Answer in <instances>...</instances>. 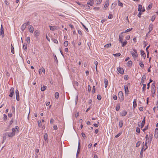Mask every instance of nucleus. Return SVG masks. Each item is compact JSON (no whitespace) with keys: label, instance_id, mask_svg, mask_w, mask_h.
<instances>
[{"label":"nucleus","instance_id":"nucleus-19","mask_svg":"<svg viewBox=\"0 0 158 158\" xmlns=\"http://www.w3.org/2000/svg\"><path fill=\"white\" fill-rule=\"evenodd\" d=\"M152 134H150L149 135V140L147 142V143H148V142H150V143H151V141H152Z\"/></svg>","mask_w":158,"mask_h":158},{"label":"nucleus","instance_id":"nucleus-55","mask_svg":"<svg viewBox=\"0 0 158 158\" xmlns=\"http://www.w3.org/2000/svg\"><path fill=\"white\" fill-rule=\"evenodd\" d=\"M97 4H100L102 2V0H97Z\"/></svg>","mask_w":158,"mask_h":158},{"label":"nucleus","instance_id":"nucleus-34","mask_svg":"<svg viewBox=\"0 0 158 158\" xmlns=\"http://www.w3.org/2000/svg\"><path fill=\"white\" fill-rule=\"evenodd\" d=\"M35 35L38 36L39 34V33L38 31H35L34 32Z\"/></svg>","mask_w":158,"mask_h":158},{"label":"nucleus","instance_id":"nucleus-7","mask_svg":"<svg viewBox=\"0 0 158 158\" xmlns=\"http://www.w3.org/2000/svg\"><path fill=\"white\" fill-rule=\"evenodd\" d=\"M138 10L140 11L144 12L145 11V10L144 7L143 8L142 5H139Z\"/></svg>","mask_w":158,"mask_h":158},{"label":"nucleus","instance_id":"nucleus-16","mask_svg":"<svg viewBox=\"0 0 158 158\" xmlns=\"http://www.w3.org/2000/svg\"><path fill=\"white\" fill-rule=\"evenodd\" d=\"M153 28V25L152 24H150L149 26V31L148 32V33H150V32L152 30Z\"/></svg>","mask_w":158,"mask_h":158},{"label":"nucleus","instance_id":"nucleus-57","mask_svg":"<svg viewBox=\"0 0 158 158\" xmlns=\"http://www.w3.org/2000/svg\"><path fill=\"white\" fill-rule=\"evenodd\" d=\"M113 16L111 14H110L108 16V19H111L113 18Z\"/></svg>","mask_w":158,"mask_h":158},{"label":"nucleus","instance_id":"nucleus-42","mask_svg":"<svg viewBox=\"0 0 158 158\" xmlns=\"http://www.w3.org/2000/svg\"><path fill=\"white\" fill-rule=\"evenodd\" d=\"M113 55L114 56H120L121 54L119 53H117L116 54H114Z\"/></svg>","mask_w":158,"mask_h":158},{"label":"nucleus","instance_id":"nucleus-25","mask_svg":"<svg viewBox=\"0 0 158 158\" xmlns=\"http://www.w3.org/2000/svg\"><path fill=\"white\" fill-rule=\"evenodd\" d=\"M132 28H131V29H130V28L128 29H127L125 30L124 32H122L121 33V34H123L124 33L129 32L130 31H131L132 30Z\"/></svg>","mask_w":158,"mask_h":158},{"label":"nucleus","instance_id":"nucleus-56","mask_svg":"<svg viewBox=\"0 0 158 158\" xmlns=\"http://www.w3.org/2000/svg\"><path fill=\"white\" fill-rule=\"evenodd\" d=\"M93 89L92 90V92H93V93H94L95 92V87L94 86H93Z\"/></svg>","mask_w":158,"mask_h":158},{"label":"nucleus","instance_id":"nucleus-49","mask_svg":"<svg viewBox=\"0 0 158 158\" xmlns=\"http://www.w3.org/2000/svg\"><path fill=\"white\" fill-rule=\"evenodd\" d=\"M94 64H95V65H96V70H97V66L98 64V62L97 61H94Z\"/></svg>","mask_w":158,"mask_h":158},{"label":"nucleus","instance_id":"nucleus-60","mask_svg":"<svg viewBox=\"0 0 158 158\" xmlns=\"http://www.w3.org/2000/svg\"><path fill=\"white\" fill-rule=\"evenodd\" d=\"M155 19V16H152V18H151V20L152 22H153L154 20Z\"/></svg>","mask_w":158,"mask_h":158},{"label":"nucleus","instance_id":"nucleus-46","mask_svg":"<svg viewBox=\"0 0 158 158\" xmlns=\"http://www.w3.org/2000/svg\"><path fill=\"white\" fill-rule=\"evenodd\" d=\"M143 86L142 88V89H143V91H144L145 89L146 85L145 84H143Z\"/></svg>","mask_w":158,"mask_h":158},{"label":"nucleus","instance_id":"nucleus-58","mask_svg":"<svg viewBox=\"0 0 158 158\" xmlns=\"http://www.w3.org/2000/svg\"><path fill=\"white\" fill-rule=\"evenodd\" d=\"M53 41L55 43L57 44L58 43V41L56 40L55 39H53Z\"/></svg>","mask_w":158,"mask_h":158},{"label":"nucleus","instance_id":"nucleus-59","mask_svg":"<svg viewBox=\"0 0 158 158\" xmlns=\"http://www.w3.org/2000/svg\"><path fill=\"white\" fill-rule=\"evenodd\" d=\"M113 98L114 100H116L117 99V97L116 95H114L113 96Z\"/></svg>","mask_w":158,"mask_h":158},{"label":"nucleus","instance_id":"nucleus-4","mask_svg":"<svg viewBox=\"0 0 158 158\" xmlns=\"http://www.w3.org/2000/svg\"><path fill=\"white\" fill-rule=\"evenodd\" d=\"M15 89L14 88L12 87L10 89V94L9 96L10 97H12L14 94Z\"/></svg>","mask_w":158,"mask_h":158},{"label":"nucleus","instance_id":"nucleus-52","mask_svg":"<svg viewBox=\"0 0 158 158\" xmlns=\"http://www.w3.org/2000/svg\"><path fill=\"white\" fill-rule=\"evenodd\" d=\"M152 4L149 5L147 8V9L149 10L150 9H151L152 8Z\"/></svg>","mask_w":158,"mask_h":158},{"label":"nucleus","instance_id":"nucleus-33","mask_svg":"<svg viewBox=\"0 0 158 158\" xmlns=\"http://www.w3.org/2000/svg\"><path fill=\"white\" fill-rule=\"evenodd\" d=\"M139 64L140 66L142 69H143L144 68V64L142 62H139Z\"/></svg>","mask_w":158,"mask_h":158},{"label":"nucleus","instance_id":"nucleus-64","mask_svg":"<svg viewBox=\"0 0 158 158\" xmlns=\"http://www.w3.org/2000/svg\"><path fill=\"white\" fill-rule=\"evenodd\" d=\"M125 38L127 40H129L130 38V36L129 35H127L126 37Z\"/></svg>","mask_w":158,"mask_h":158},{"label":"nucleus","instance_id":"nucleus-36","mask_svg":"<svg viewBox=\"0 0 158 158\" xmlns=\"http://www.w3.org/2000/svg\"><path fill=\"white\" fill-rule=\"evenodd\" d=\"M111 45V44H107L106 45H105V46H104V47H105V48H109L110 47Z\"/></svg>","mask_w":158,"mask_h":158},{"label":"nucleus","instance_id":"nucleus-54","mask_svg":"<svg viewBox=\"0 0 158 158\" xmlns=\"http://www.w3.org/2000/svg\"><path fill=\"white\" fill-rule=\"evenodd\" d=\"M87 4L88 5H90L92 6L93 5L94 2H87Z\"/></svg>","mask_w":158,"mask_h":158},{"label":"nucleus","instance_id":"nucleus-31","mask_svg":"<svg viewBox=\"0 0 158 158\" xmlns=\"http://www.w3.org/2000/svg\"><path fill=\"white\" fill-rule=\"evenodd\" d=\"M123 39V38L122 36H121V35H119V41L120 43H122V39Z\"/></svg>","mask_w":158,"mask_h":158},{"label":"nucleus","instance_id":"nucleus-24","mask_svg":"<svg viewBox=\"0 0 158 158\" xmlns=\"http://www.w3.org/2000/svg\"><path fill=\"white\" fill-rule=\"evenodd\" d=\"M11 51L12 53L13 54H14V47L13 46L12 44L11 45Z\"/></svg>","mask_w":158,"mask_h":158},{"label":"nucleus","instance_id":"nucleus-41","mask_svg":"<svg viewBox=\"0 0 158 158\" xmlns=\"http://www.w3.org/2000/svg\"><path fill=\"white\" fill-rule=\"evenodd\" d=\"M26 26H25L24 24H23L22 26L21 29L22 30H24L25 29V28H26Z\"/></svg>","mask_w":158,"mask_h":158},{"label":"nucleus","instance_id":"nucleus-45","mask_svg":"<svg viewBox=\"0 0 158 158\" xmlns=\"http://www.w3.org/2000/svg\"><path fill=\"white\" fill-rule=\"evenodd\" d=\"M140 143H141V142L140 141H139L136 143V147H138L139 146L140 144Z\"/></svg>","mask_w":158,"mask_h":158},{"label":"nucleus","instance_id":"nucleus-37","mask_svg":"<svg viewBox=\"0 0 158 158\" xmlns=\"http://www.w3.org/2000/svg\"><path fill=\"white\" fill-rule=\"evenodd\" d=\"M64 44V46L67 47L68 45V42L67 41H65Z\"/></svg>","mask_w":158,"mask_h":158},{"label":"nucleus","instance_id":"nucleus-20","mask_svg":"<svg viewBox=\"0 0 158 158\" xmlns=\"http://www.w3.org/2000/svg\"><path fill=\"white\" fill-rule=\"evenodd\" d=\"M121 115L122 116H124L126 115L127 114V112L125 110L123 111L121 113Z\"/></svg>","mask_w":158,"mask_h":158},{"label":"nucleus","instance_id":"nucleus-28","mask_svg":"<svg viewBox=\"0 0 158 158\" xmlns=\"http://www.w3.org/2000/svg\"><path fill=\"white\" fill-rule=\"evenodd\" d=\"M6 134V133H5V134H3V142L2 143H3L4 141L6 140V135H7V134Z\"/></svg>","mask_w":158,"mask_h":158},{"label":"nucleus","instance_id":"nucleus-1","mask_svg":"<svg viewBox=\"0 0 158 158\" xmlns=\"http://www.w3.org/2000/svg\"><path fill=\"white\" fill-rule=\"evenodd\" d=\"M144 143L143 142V147L140 151L139 156L140 158H142L143 156V152L144 151L148 148V146H147V142H146V141H145V144H144Z\"/></svg>","mask_w":158,"mask_h":158},{"label":"nucleus","instance_id":"nucleus-48","mask_svg":"<svg viewBox=\"0 0 158 158\" xmlns=\"http://www.w3.org/2000/svg\"><path fill=\"white\" fill-rule=\"evenodd\" d=\"M146 76L145 75H143V76L142 78V79H141L142 82L143 81V80H145L146 79Z\"/></svg>","mask_w":158,"mask_h":158},{"label":"nucleus","instance_id":"nucleus-29","mask_svg":"<svg viewBox=\"0 0 158 158\" xmlns=\"http://www.w3.org/2000/svg\"><path fill=\"white\" fill-rule=\"evenodd\" d=\"M117 4L116 3H113L112 4V5L111 6V9H113L116 5Z\"/></svg>","mask_w":158,"mask_h":158},{"label":"nucleus","instance_id":"nucleus-3","mask_svg":"<svg viewBox=\"0 0 158 158\" xmlns=\"http://www.w3.org/2000/svg\"><path fill=\"white\" fill-rule=\"evenodd\" d=\"M118 96L121 101H122L124 100L123 95L122 91H120L118 93Z\"/></svg>","mask_w":158,"mask_h":158},{"label":"nucleus","instance_id":"nucleus-12","mask_svg":"<svg viewBox=\"0 0 158 158\" xmlns=\"http://www.w3.org/2000/svg\"><path fill=\"white\" fill-rule=\"evenodd\" d=\"M154 137L156 138H158V129H156L155 132Z\"/></svg>","mask_w":158,"mask_h":158},{"label":"nucleus","instance_id":"nucleus-17","mask_svg":"<svg viewBox=\"0 0 158 158\" xmlns=\"http://www.w3.org/2000/svg\"><path fill=\"white\" fill-rule=\"evenodd\" d=\"M137 106L136 100V99H134L133 102V108H135Z\"/></svg>","mask_w":158,"mask_h":158},{"label":"nucleus","instance_id":"nucleus-44","mask_svg":"<svg viewBox=\"0 0 158 158\" xmlns=\"http://www.w3.org/2000/svg\"><path fill=\"white\" fill-rule=\"evenodd\" d=\"M118 5L119 6H123V4L121 2L119 1H118Z\"/></svg>","mask_w":158,"mask_h":158},{"label":"nucleus","instance_id":"nucleus-27","mask_svg":"<svg viewBox=\"0 0 158 158\" xmlns=\"http://www.w3.org/2000/svg\"><path fill=\"white\" fill-rule=\"evenodd\" d=\"M55 98L56 99H58L59 97V93L57 92H56L55 94Z\"/></svg>","mask_w":158,"mask_h":158},{"label":"nucleus","instance_id":"nucleus-22","mask_svg":"<svg viewBox=\"0 0 158 158\" xmlns=\"http://www.w3.org/2000/svg\"><path fill=\"white\" fill-rule=\"evenodd\" d=\"M120 43L122 44V46L123 47H124L126 45V44L127 43V42L126 40H125V41H124V42H123L122 41V43Z\"/></svg>","mask_w":158,"mask_h":158},{"label":"nucleus","instance_id":"nucleus-13","mask_svg":"<svg viewBox=\"0 0 158 158\" xmlns=\"http://www.w3.org/2000/svg\"><path fill=\"white\" fill-rule=\"evenodd\" d=\"M125 92L126 94H128L129 92L128 87L127 85H124Z\"/></svg>","mask_w":158,"mask_h":158},{"label":"nucleus","instance_id":"nucleus-10","mask_svg":"<svg viewBox=\"0 0 158 158\" xmlns=\"http://www.w3.org/2000/svg\"><path fill=\"white\" fill-rule=\"evenodd\" d=\"M15 94L16 95V100L19 101V92L18 90L16 89L15 90Z\"/></svg>","mask_w":158,"mask_h":158},{"label":"nucleus","instance_id":"nucleus-43","mask_svg":"<svg viewBox=\"0 0 158 158\" xmlns=\"http://www.w3.org/2000/svg\"><path fill=\"white\" fill-rule=\"evenodd\" d=\"M97 99L99 100H101L102 98V97L101 95L98 94L97 96Z\"/></svg>","mask_w":158,"mask_h":158},{"label":"nucleus","instance_id":"nucleus-23","mask_svg":"<svg viewBox=\"0 0 158 158\" xmlns=\"http://www.w3.org/2000/svg\"><path fill=\"white\" fill-rule=\"evenodd\" d=\"M141 52V55L142 56H143V57H145L146 56L145 54L143 51V50H141L140 51Z\"/></svg>","mask_w":158,"mask_h":158},{"label":"nucleus","instance_id":"nucleus-39","mask_svg":"<svg viewBox=\"0 0 158 158\" xmlns=\"http://www.w3.org/2000/svg\"><path fill=\"white\" fill-rule=\"evenodd\" d=\"M15 129V130L16 132L17 131V132H19V129L18 126H16Z\"/></svg>","mask_w":158,"mask_h":158},{"label":"nucleus","instance_id":"nucleus-2","mask_svg":"<svg viewBox=\"0 0 158 158\" xmlns=\"http://www.w3.org/2000/svg\"><path fill=\"white\" fill-rule=\"evenodd\" d=\"M12 132H6V134H7L8 136L9 137H12L14 136L15 133L16 131L14 128L12 129Z\"/></svg>","mask_w":158,"mask_h":158},{"label":"nucleus","instance_id":"nucleus-47","mask_svg":"<svg viewBox=\"0 0 158 158\" xmlns=\"http://www.w3.org/2000/svg\"><path fill=\"white\" fill-rule=\"evenodd\" d=\"M136 131L138 133H139L140 132V129L139 127H137Z\"/></svg>","mask_w":158,"mask_h":158},{"label":"nucleus","instance_id":"nucleus-50","mask_svg":"<svg viewBox=\"0 0 158 158\" xmlns=\"http://www.w3.org/2000/svg\"><path fill=\"white\" fill-rule=\"evenodd\" d=\"M128 79V76L127 75H125L124 76V79L126 80H127Z\"/></svg>","mask_w":158,"mask_h":158},{"label":"nucleus","instance_id":"nucleus-30","mask_svg":"<svg viewBox=\"0 0 158 158\" xmlns=\"http://www.w3.org/2000/svg\"><path fill=\"white\" fill-rule=\"evenodd\" d=\"M123 126V122L122 120H120L119 122V127L120 128H121Z\"/></svg>","mask_w":158,"mask_h":158},{"label":"nucleus","instance_id":"nucleus-40","mask_svg":"<svg viewBox=\"0 0 158 158\" xmlns=\"http://www.w3.org/2000/svg\"><path fill=\"white\" fill-rule=\"evenodd\" d=\"M120 108V105H117V106H116V110L117 111H118L119 110Z\"/></svg>","mask_w":158,"mask_h":158},{"label":"nucleus","instance_id":"nucleus-6","mask_svg":"<svg viewBox=\"0 0 158 158\" xmlns=\"http://www.w3.org/2000/svg\"><path fill=\"white\" fill-rule=\"evenodd\" d=\"M28 29L29 30V31L31 33H33L34 30V28L33 27L32 25H29L28 27Z\"/></svg>","mask_w":158,"mask_h":158},{"label":"nucleus","instance_id":"nucleus-8","mask_svg":"<svg viewBox=\"0 0 158 158\" xmlns=\"http://www.w3.org/2000/svg\"><path fill=\"white\" fill-rule=\"evenodd\" d=\"M109 0H107L106 1L105 3V4L104 8L105 9H106V8L108 7L109 5Z\"/></svg>","mask_w":158,"mask_h":158},{"label":"nucleus","instance_id":"nucleus-38","mask_svg":"<svg viewBox=\"0 0 158 158\" xmlns=\"http://www.w3.org/2000/svg\"><path fill=\"white\" fill-rule=\"evenodd\" d=\"M23 48L24 50H26L27 49V44L24 43L23 44Z\"/></svg>","mask_w":158,"mask_h":158},{"label":"nucleus","instance_id":"nucleus-9","mask_svg":"<svg viewBox=\"0 0 158 158\" xmlns=\"http://www.w3.org/2000/svg\"><path fill=\"white\" fill-rule=\"evenodd\" d=\"M80 140H79V142H78V150L77 151V155H76V156L77 157L78 156V154L79 153V152H80Z\"/></svg>","mask_w":158,"mask_h":158},{"label":"nucleus","instance_id":"nucleus-5","mask_svg":"<svg viewBox=\"0 0 158 158\" xmlns=\"http://www.w3.org/2000/svg\"><path fill=\"white\" fill-rule=\"evenodd\" d=\"M117 70L119 73L121 74H123L124 73V71L123 69L120 67H119L117 68Z\"/></svg>","mask_w":158,"mask_h":158},{"label":"nucleus","instance_id":"nucleus-35","mask_svg":"<svg viewBox=\"0 0 158 158\" xmlns=\"http://www.w3.org/2000/svg\"><path fill=\"white\" fill-rule=\"evenodd\" d=\"M44 139L45 140H46L48 139V135L46 133H45L44 136Z\"/></svg>","mask_w":158,"mask_h":158},{"label":"nucleus","instance_id":"nucleus-26","mask_svg":"<svg viewBox=\"0 0 158 158\" xmlns=\"http://www.w3.org/2000/svg\"><path fill=\"white\" fill-rule=\"evenodd\" d=\"M47 86H42L41 88V90L42 91H44L46 89Z\"/></svg>","mask_w":158,"mask_h":158},{"label":"nucleus","instance_id":"nucleus-62","mask_svg":"<svg viewBox=\"0 0 158 158\" xmlns=\"http://www.w3.org/2000/svg\"><path fill=\"white\" fill-rule=\"evenodd\" d=\"M53 128L55 130H57V126L56 125H54L53 127Z\"/></svg>","mask_w":158,"mask_h":158},{"label":"nucleus","instance_id":"nucleus-15","mask_svg":"<svg viewBox=\"0 0 158 158\" xmlns=\"http://www.w3.org/2000/svg\"><path fill=\"white\" fill-rule=\"evenodd\" d=\"M104 83L105 84V87L106 88L107 87L108 84V81L106 79H104Z\"/></svg>","mask_w":158,"mask_h":158},{"label":"nucleus","instance_id":"nucleus-11","mask_svg":"<svg viewBox=\"0 0 158 158\" xmlns=\"http://www.w3.org/2000/svg\"><path fill=\"white\" fill-rule=\"evenodd\" d=\"M145 117H144V118H143V121H142V122L141 123V125H140L139 124V123H138V125L139 127L141 126L142 128L143 127V126L144 125V124H145Z\"/></svg>","mask_w":158,"mask_h":158},{"label":"nucleus","instance_id":"nucleus-18","mask_svg":"<svg viewBox=\"0 0 158 158\" xmlns=\"http://www.w3.org/2000/svg\"><path fill=\"white\" fill-rule=\"evenodd\" d=\"M50 30L51 31H54L56 29V28L55 26H49Z\"/></svg>","mask_w":158,"mask_h":158},{"label":"nucleus","instance_id":"nucleus-14","mask_svg":"<svg viewBox=\"0 0 158 158\" xmlns=\"http://www.w3.org/2000/svg\"><path fill=\"white\" fill-rule=\"evenodd\" d=\"M131 53L132 56L134 58H136L138 57V54H136L132 52H131Z\"/></svg>","mask_w":158,"mask_h":158},{"label":"nucleus","instance_id":"nucleus-53","mask_svg":"<svg viewBox=\"0 0 158 158\" xmlns=\"http://www.w3.org/2000/svg\"><path fill=\"white\" fill-rule=\"evenodd\" d=\"M38 126L40 127L42 126L41 122V121H39Z\"/></svg>","mask_w":158,"mask_h":158},{"label":"nucleus","instance_id":"nucleus-21","mask_svg":"<svg viewBox=\"0 0 158 158\" xmlns=\"http://www.w3.org/2000/svg\"><path fill=\"white\" fill-rule=\"evenodd\" d=\"M127 66L129 67H131L132 64V61L131 60L127 62Z\"/></svg>","mask_w":158,"mask_h":158},{"label":"nucleus","instance_id":"nucleus-51","mask_svg":"<svg viewBox=\"0 0 158 158\" xmlns=\"http://www.w3.org/2000/svg\"><path fill=\"white\" fill-rule=\"evenodd\" d=\"M3 116H4V117H3L4 120H6L7 118V115L5 114H4Z\"/></svg>","mask_w":158,"mask_h":158},{"label":"nucleus","instance_id":"nucleus-61","mask_svg":"<svg viewBox=\"0 0 158 158\" xmlns=\"http://www.w3.org/2000/svg\"><path fill=\"white\" fill-rule=\"evenodd\" d=\"M30 22H27V23H24V24L25 25V26H27L30 23Z\"/></svg>","mask_w":158,"mask_h":158},{"label":"nucleus","instance_id":"nucleus-32","mask_svg":"<svg viewBox=\"0 0 158 158\" xmlns=\"http://www.w3.org/2000/svg\"><path fill=\"white\" fill-rule=\"evenodd\" d=\"M26 41L28 44H29L30 41V38L29 37H27L26 39Z\"/></svg>","mask_w":158,"mask_h":158},{"label":"nucleus","instance_id":"nucleus-63","mask_svg":"<svg viewBox=\"0 0 158 158\" xmlns=\"http://www.w3.org/2000/svg\"><path fill=\"white\" fill-rule=\"evenodd\" d=\"M121 134L120 133H118L117 135H116L115 136V138H118V137L119 136H120V135H121Z\"/></svg>","mask_w":158,"mask_h":158}]
</instances>
